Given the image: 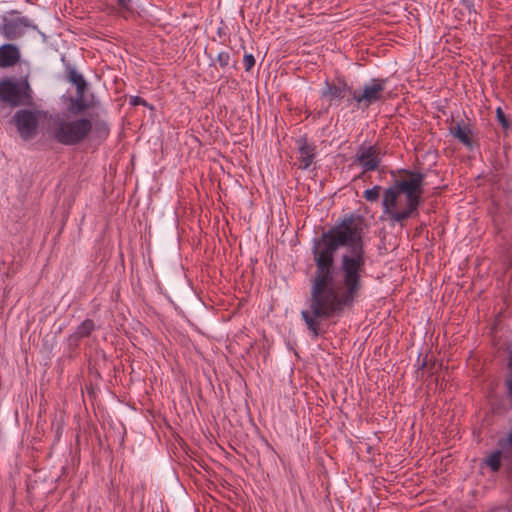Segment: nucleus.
I'll return each instance as SVG.
<instances>
[{"label": "nucleus", "mask_w": 512, "mask_h": 512, "mask_svg": "<svg viewBox=\"0 0 512 512\" xmlns=\"http://www.w3.org/2000/svg\"><path fill=\"white\" fill-rule=\"evenodd\" d=\"M117 4L124 11L130 12L132 10L131 0H117Z\"/></svg>", "instance_id": "412c9836"}, {"label": "nucleus", "mask_w": 512, "mask_h": 512, "mask_svg": "<svg viewBox=\"0 0 512 512\" xmlns=\"http://www.w3.org/2000/svg\"><path fill=\"white\" fill-rule=\"evenodd\" d=\"M450 133L463 145L472 147V131L469 125L458 122L450 128Z\"/></svg>", "instance_id": "f8f14e48"}, {"label": "nucleus", "mask_w": 512, "mask_h": 512, "mask_svg": "<svg viewBox=\"0 0 512 512\" xmlns=\"http://www.w3.org/2000/svg\"><path fill=\"white\" fill-rule=\"evenodd\" d=\"M131 104L132 105H147L146 101L144 99H142L141 97H134L131 101Z\"/></svg>", "instance_id": "4be33fe9"}, {"label": "nucleus", "mask_w": 512, "mask_h": 512, "mask_svg": "<svg viewBox=\"0 0 512 512\" xmlns=\"http://www.w3.org/2000/svg\"><path fill=\"white\" fill-rule=\"evenodd\" d=\"M315 148L308 144L306 141H303L299 147V168L307 169L313 162L315 157Z\"/></svg>", "instance_id": "ddd939ff"}, {"label": "nucleus", "mask_w": 512, "mask_h": 512, "mask_svg": "<svg viewBox=\"0 0 512 512\" xmlns=\"http://www.w3.org/2000/svg\"><path fill=\"white\" fill-rule=\"evenodd\" d=\"M42 116L39 110L21 109L15 112L11 122L15 125L19 136L27 141L36 136Z\"/></svg>", "instance_id": "39448f33"}, {"label": "nucleus", "mask_w": 512, "mask_h": 512, "mask_svg": "<svg viewBox=\"0 0 512 512\" xmlns=\"http://www.w3.org/2000/svg\"><path fill=\"white\" fill-rule=\"evenodd\" d=\"M67 77L68 80L76 86V94H85L87 82L82 74L77 72L74 68H69Z\"/></svg>", "instance_id": "4468645a"}, {"label": "nucleus", "mask_w": 512, "mask_h": 512, "mask_svg": "<svg viewBox=\"0 0 512 512\" xmlns=\"http://www.w3.org/2000/svg\"><path fill=\"white\" fill-rule=\"evenodd\" d=\"M506 386L510 395H512V375L506 380Z\"/></svg>", "instance_id": "5701e85b"}, {"label": "nucleus", "mask_w": 512, "mask_h": 512, "mask_svg": "<svg viewBox=\"0 0 512 512\" xmlns=\"http://www.w3.org/2000/svg\"><path fill=\"white\" fill-rule=\"evenodd\" d=\"M243 63L246 71H250L255 65V58L252 54H245Z\"/></svg>", "instance_id": "aec40b11"}, {"label": "nucleus", "mask_w": 512, "mask_h": 512, "mask_svg": "<svg viewBox=\"0 0 512 512\" xmlns=\"http://www.w3.org/2000/svg\"><path fill=\"white\" fill-rule=\"evenodd\" d=\"M92 131V122L87 118L75 120L57 119L53 123V137L63 145L72 146L82 142Z\"/></svg>", "instance_id": "7ed1b4c3"}, {"label": "nucleus", "mask_w": 512, "mask_h": 512, "mask_svg": "<svg viewBox=\"0 0 512 512\" xmlns=\"http://www.w3.org/2000/svg\"><path fill=\"white\" fill-rule=\"evenodd\" d=\"M353 92L354 91H352L351 87H349L344 80L338 79L332 83L326 81L321 95L322 97L327 98L329 101H332L334 99L343 98L346 93L352 95Z\"/></svg>", "instance_id": "9d476101"}, {"label": "nucleus", "mask_w": 512, "mask_h": 512, "mask_svg": "<svg viewBox=\"0 0 512 512\" xmlns=\"http://www.w3.org/2000/svg\"><path fill=\"white\" fill-rule=\"evenodd\" d=\"M508 367H509L511 375H512V352L509 355Z\"/></svg>", "instance_id": "b1692460"}, {"label": "nucleus", "mask_w": 512, "mask_h": 512, "mask_svg": "<svg viewBox=\"0 0 512 512\" xmlns=\"http://www.w3.org/2000/svg\"><path fill=\"white\" fill-rule=\"evenodd\" d=\"M20 51L14 44H3L0 46V67H12L20 60Z\"/></svg>", "instance_id": "9b49d317"}, {"label": "nucleus", "mask_w": 512, "mask_h": 512, "mask_svg": "<svg viewBox=\"0 0 512 512\" xmlns=\"http://www.w3.org/2000/svg\"><path fill=\"white\" fill-rule=\"evenodd\" d=\"M0 101L9 104L11 107L32 105L33 91L28 78L1 80Z\"/></svg>", "instance_id": "20e7f679"}, {"label": "nucleus", "mask_w": 512, "mask_h": 512, "mask_svg": "<svg viewBox=\"0 0 512 512\" xmlns=\"http://www.w3.org/2000/svg\"><path fill=\"white\" fill-rule=\"evenodd\" d=\"M386 79H372L369 84H366L362 93L354 91L352 99L359 105L369 107L371 104L381 101L385 90Z\"/></svg>", "instance_id": "0eeeda50"}, {"label": "nucleus", "mask_w": 512, "mask_h": 512, "mask_svg": "<svg viewBox=\"0 0 512 512\" xmlns=\"http://www.w3.org/2000/svg\"><path fill=\"white\" fill-rule=\"evenodd\" d=\"M424 175L417 171H403V176L383 193V209L391 221L402 223L415 213L420 205Z\"/></svg>", "instance_id": "f03ea898"}, {"label": "nucleus", "mask_w": 512, "mask_h": 512, "mask_svg": "<svg viewBox=\"0 0 512 512\" xmlns=\"http://www.w3.org/2000/svg\"><path fill=\"white\" fill-rule=\"evenodd\" d=\"M26 29L37 30V26L29 18L20 16L16 10L9 11L8 15L2 18L0 33L8 40H15L23 36Z\"/></svg>", "instance_id": "423d86ee"}, {"label": "nucleus", "mask_w": 512, "mask_h": 512, "mask_svg": "<svg viewBox=\"0 0 512 512\" xmlns=\"http://www.w3.org/2000/svg\"><path fill=\"white\" fill-rule=\"evenodd\" d=\"M315 273L310 279L309 308L301 312L307 329L322 334L321 320L339 316L362 290L366 259L362 227L353 216L323 232L312 250Z\"/></svg>", "instance_id": "f257e3e1"}, {"label": "nucleus", "mask_w": 512, "mask_h": 512, "mask_svg": "<svg viewBox=\"0 0 512 512\" xmlns=\"http://www.w3.org/2000/svg\"><path fill=\"white\" fill-rule=\"evenodd\" d=\"M230 60H231L230 53L227 51L220 52L216 59L217 63L219 64V66L221 68L228 67V65L230 64Z\"/></svg>", "instance_id": "a211bd4d"}, {"label": "nucleus", "mask_w": 512, "mask_h": 512, "mask_svg": "<svg viewBox=\"0 0 512 512\" xmlns=\"http://www.w3.org/2000/svg\"><path fill=\"white\" fill-rule=\"evenodd\" d=\"M496 117H497L498 121L501 123V125L503 126V128L509 127V121L506 118L504 111L500 107H498L496 110Z\"/></svg>", "instance_id": "6ab92c4d"}, {"label": "nucleus", "mask_w": 512, "mask_h": 512, "mask_svg": "<svg viewBox=\"0 0 512 512\" xmlns=\"http://www.w3.org/2000/svg\"><path fill=\"white\" fill-rule=\"evenodd\" d=\"M355 162L363 168L364 172L378 169L381 162L379 148L376 146L361 145L357 151Z\"/></svg>", "instance_id": "6e6552de"}, {"label": "nucleus", "mask_w": 512, "mask_h": 512, "mask_svg": "<svg viewBox=\"0 0 512 512\" xmlns=\"http://www.w3.org/2000/svg\"><path fill=\"white\" fill-rule=\"evenodd\" d=\"M501 450L492 452L486 459V464L493 472H498L501 468V457L504 453L512 452V426L505 438L498 440Z\"/></svg>", "instance_id": "1a4fd4ad"}, {"label": "nucleus", "mask_w": 512, "mask_h": 512, "mask_svg": "<svg viewBox=\"0 0 512 512\" xmlns=\"http://www.w3.org/2000/svg\"><path fill=\"white\" fill-rule=\"evenodd\" d=\"M89 108V104L84 99V94H76V98L72 100L70 112L80 114Z\"/></svg>", "instance_id": "dca6fc26"}, {"label": "nucleus", "mask_w": 512, "mask_h": 512, "mask_svg": "<svg viewBox=\"0 0 512 512\" xmlns=\"http://www.w3.org/2000/svg\"><path fill=\"white\" fill-rule=\"evenodd\" d=\"M380 191H381V187L376 185L374 186L373 188L371 189H367L365 192H364V198L367 200V201H370V202H374V201H377L379 196H380Z\"/></svg>", "instance_id": "f3484780"}, {"label": "nucleus", "mask_w": 512, "mask_h": 512, "mask_svg": "<svg viewBox=\"0 0 512 512\" xmlns=\"http://www.w3.org/2000/svg\"><path fill=\"white\" fill-rule=\"evenodd\" d=\"M95 325L93 320L85 319L76 329L73 335H71V339H81L90 336L92 331L94 330Z\"/></svg>", "instance_id": "2eb2a0df"}]
</instances>
